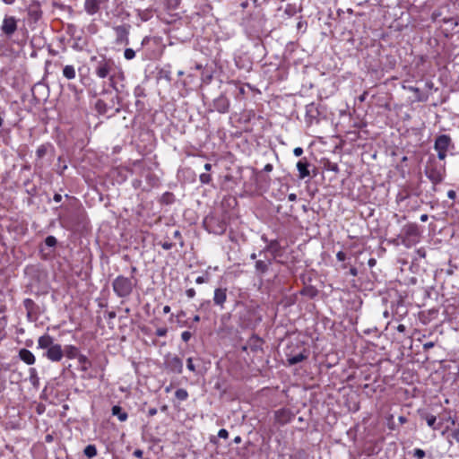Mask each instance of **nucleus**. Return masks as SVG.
I'll return each mask as SVG.
<instances>
[{"label":"nucleus","instance_id":"4","mask_svg":"<svg viewBox=\"0 0 459 459\" xmlns=\"http://www.w3.org/2000/svg\"><path fill=\"white\" fill-rule=\"evenodd\" d=\"M136 281L133 277L129 278L119 275L114 280L112 286L115 293L118 297L126 298L132 293Z\"/></svg>","mask_w":459,"mask_h":459},{"label":"nucleus","instance_id":"16","mask_svg":"<svg viewBox=\"0 0 459 459\" xmlns=\"http://www.w3.org/2000/svg\"><path fill=\"white\" fill-rule=\"evenodd\" d=\"M309 163L306 158L299 160L297 163L299 178L303 179L310 175L308 170Z\"/></svg>","mask_w":459,"mask_h":459},{"label":"nucleus","instance_id":"22","mask_svg":"<svg viewBox=\"0 0 459 459\" xmlns=\"http://www.w3.org/2000/svg\"><path fill=\"white\" fill-rule=\"evenodd\" d=\"M112 414L117 416L120 421H126L128 418L127 412L124 411L118 405H114L112 407Z\"/></svg>","mask_w":459,"mask_h":459},{"label":"nucleus","instance_id":"1","mask_svg":"<svg viewBox=\"0 0 459 459\" xmlns=\"http://www.w3.org/2000/svg\"><path fill=\"white\" fill-rule=\"evenodd\" d=\"M38 348L46 350L45 356L53 362H59L64 357L62 346L54 342V338L46 333L38 339Z\"/></svg>","mask_w":459,"mask_h":459},{"label":"nucleus","instance_id":"11","mask_svg":"<svg viewBox=\"0 0 459 459\" xmlns=\"http://www.w3.org/2000/svg\"><path fill=\"white\" fill-rule=\"evenodd\" d=\"M274 418L277 423L285 425L292 420L293 414L290 410L282 408L274 412Z\"/></svg>","mask_w":459,"mask_h":459},{"label":"nucleus","instance_id":"38","mask_svg":"<svg viewBox=\"0 0 459 459\" xmlns=\"http://www.w3.org/2000/svg\"><path fill=\"white\" fill-rule=\"evenodd\" d=\"M435 342H426L423 344V351H428L429 350H430L431 348H433L435 346Z\"/></svg>","mask_w":459,"mask_h":459},{"label":"nucleus","instance_id":"46","mask_svg":"<svg viewBox=\"0 0 459 459\" xmlns=\"http://www.w3.org/2000/svg\"><path fill=\"white\" fill-rule=\"evenodd\" d=\"M251 341H254L255 343H258L259 345H261L263 343V341L262 339H260L258 336L256 335H253L251 337Z\"/></svg>","mask_w":459,"mask_h":459},{"label":"nucleus","instance_id":"27","mask_svg":"<svg viewBox=\"0 0 459 459\" xmlns=\"http://www.w3.org/2000/svg\"><path fill=\"white\" fill-rule=\"evenodd\" d=\"M175 396L178 400L179 401H185L187 399L188 397V393L186 390L183 389V388H179L176 391L175 393Z\"/></svg>","mask_w":459,"mask_h":459},{"label":"nucleus","instance_id":"9","mask_svg":"<svg viewBox=\"0 0 459 459\" xmlns=\"http://www.w3.org/2000/svg\"><path fill=\"white\" fill-rule=\"evenodd\" d=\"M23 305L26 309L27 317L30 321H34L39 316V306L31 299H25Z\"/></svg>","mask_w":459,"mask_h":459},{"label":"nucleus","instance_id":"45","mask_svg":"<svg viewBox=\"0 0 459 459\" xmlns=\"http://www.w3.org/2000/svg\"><path fill=\"white\" fill-rule=\"evenodd\" d=\"M452 436L457 442H459V428L453 431Z\"/></svg>","mask_w":459,"mask_h":459},{"label":"nucleus","instance_id":"44","mask_svg":"<svg viewBox=\"0 0 459 459\" xmlns=\"http://www.w3.org/2000/svg\"><path fill=\"white\" fill-rule=\"evenodd\" d=\"M140 330L143 333L146 334V335H149L150 333H151V330L149 327L145 326V325H143V326H140Z\"/></svg>","mask_w":459,"mask_h":459},{"label":"nucleus","instance_id":"24","mask_svg":"<svg viewBox=\"0 0 459 459\" xmlns=\"http://www.w3.org/2000/svg\"><path fill=\"white\" fill-rule=\"evenodd\" d=\"M83 453H84L85 456H87L90 459L95 457L98 454L96 446L95 445H88L84 448Z\"/></svg>","mask_w":459,"mask_h":459},{"label":"nucleus","instance_id":"14","mask_svg":"<svg viewBox=\"0 0 459 459\" xmlns=\"http://www.w3.org/2000/svg\"><path fill=\"white\" fill-rule=\"evenodd\" d=\"M117 35V42L128 44L129 26L121 25L114 28Z\"/></svg>","mask_w":459,"mask_h":459},{"label":"nucleus","instance_id":"36","mask_svg":"<svg viewBox=\"0 0 459 459\" xmlns=\"http://www.w3.org/2000/svg\"><path fill=\"white\" fill-rule=\"evenodd\" d=\"M218 437H221V438H224V439H227L229 437L228 430L225 429H220L219 432H218Z\"/></svg>","mask_w":459,"mask_h":459},{"label":"nucleus","instance_id":"29","mask_svg":"<svg viewBox=\"0 0 459 459\" xmlns=\"http://www.w3.org/2000/svg\"><path fill=\"white\" fill-rule=\"evenodd\" d=\"M47 151H48V148L46 145L42 144V145L39 146L36 151V154H37L38 158H39V159L43 158L46 155Z\"/></svg>","mask_w":459,"mask_h":459},{"label":"nucleus","instance_id":"62","mask_svg":"<svg viewBox=\"0 0 459 459\" xmlns=\"http://www.w3.org/2000/svg\"><path fill=\"white\" fill-rule=\"evenodd\" d=\"M428 218H429V217H428V215H427V214H422V215L420 216V221L425 222V221H428Z\"/></svg>","mask_w":459,"mask_h":459},{"label":"nucleus","instance_id":"8","mask_svg":"<svg viewBox=\"0 0 459 459\" xmlns=\"http://www.w3.org/2000/svg\"><path fill=\"white\" fill-rule=\"evenodd\" d=\"M451 144V138L446 134H442L437 137L435 141V150L437 152L439 160H444L446 157V152Z\"/></svg>","mask_w":459,"mask_h":459},{"label":"nucleus","instance_id":"23","mask_svg":"<svg viewBox=\"0 0 459 459\" xmlns=\"http://www.w3.org/2000/svg\"><path fill=\"white\" fill-rule=\"evenodd\" d=\"M63 74L64 76L68 79V80H72V79H74L75 76H76V73H75V69L73 65H65L63 69Z\"/></svg>","mask_w":459,"mask_h":459},{"label":"nucleus","instance_id":"37","mask_svg":"<svg viewBox=\"0 0 459 459\" xmlns=\"http://www.w3.org/2000/svg\"><path fill=\"white\" fill-rule=\"evenodd\" d=\"M191 336H192V334H191V333H190V332H188V331H185V332H183V333H182V334H181V338H182V340H183L184 342H188V341L190 340Z\"/></svg>","mask_w":459,"mask_h":459},{"label":"nucleus","instance_id":"35","mask_svg":"<svg viewBox=\"0 0 459 459\" xmlns=\"http://www.w3.org/2000/svg\"><path fill=\"white\" fill-rule=\"evenodd\" d=\"M168 333L167 327H160L156 330V335L159 337L166 336Z\"/></svg>","mask_w":459,"mask_h":459},{"label":"nucleus","instance_id":"54","mask_svg":"<svg viewBox=\"0 0 459 459\" xmlns=\"http://www.w3.org/2000/svg\"><path fill=\"white\" fill-rule=\"evenodd\" d=\"M54 200H55L56 202H60V201L62 200V196H61V195H59V194H56V195H54Z\"/></svg>","mask_w":459,"mask_h":459},{"label":"nucleus","instance_id":"18","mask_svg":"<svg viewBox=\"0 0 459 459\" xmlns=\"http://www.w3.org/2000/svg\"><path fill=\"white\" fill-rule=\"evenodd\" d=\"M82 354L80 352L79 349L74 345H66L64 350V356H65L69 359H77Z\"/></svg>","mask_w":459,"mask_h":459},{"label":"nucleus","instance_id":"43","mask_svg":"<svg viewBox=\"0 0 459 459\" xmlns=\"http://www.w3.org/2000/svg\"><path fill=\"white\" fill-rule=\"evenodd\" d=\"M133 455L137 458H142L143 455V452L141 449H135Z\"/></svg>","mask_w":459,"mask_h":459},{"label":"nucleus","instance_id":"40","mask_svg":"<svg viewBox=\"0 0 459 459\" xmlns=\"http://www.w3.org/2000/svg\"><path fill=\"white\" fill-rule=\"evenodd\" d=\"M186 366H187V368H188L190 371H195V365H194V363H193V359H192V358H189V359H187V364H186Z\"/></svg>","mask_w":459,"mask_h":459},{"label":"nucleus","instance_id":"39","mask_svg":"<svg viewBox=\"0 0 459 459\" xmlns=\"http://www.w3.org/2000/svg\"><path fill=\"white\" fill-rule=\"evenodd\" d=\"M186 294L189 299H192L195 296V290L193 288L187 289Z\"/></svg>","mask_w":459,"mask_h":459},{"label":"nucleus","instance_id":"17","mask_svg":"<svg viewBox=\"0 0 459 459\" xmlns=\"http://www.w3.org/2000/svg\"><path fill=\"white\" fill-rule=\"evenodd\" d=\"M19 358L27 365H32L36 361L33 353L30 351L24 348L20 350Z\"/></svg>","mask_w":459,"mask_h":459},{"label":"nucleus","instance_id":"49","mask_svg":"<svg viewBox=\"0 0 459 459\" xmlns=\"http://www.w3.org/2000/svg\"><path fill=\"white\" fill-rule=\"evenodd\" d=\"M53 440H54V437H53V435H52V434H48V435H46V437H45V441H46L47 443H51V442H53Z\"/></svg>","mask_w":459,"mask_h":459},{"label":"nucleus","instance_id":"26","mask_svg":"<svg viewBox=\"0 0 459 459\" xmlns=\"http://www.w3.org/2000/svg\"><path fill=\"white\" fill-rule=\"evenodd\" d=\"M255 269L257 272L264 273L268 270V264L263 260H258L255 262Z\"/></svg>","mask_w":459,"mask_h":459},{"label":"nucleus","instance_id":"33","mask_svg":"<svg viewBox=\"0 0 459 459\" xmlns=\"http://www.w3.org/2000/svg\"><path fill=\"white\" fill-rule=\"evenodd\" d=\"M45 244L48 247H55L56 245V238L53 236H48L45 238Z\"/></svg>","mask_w":459,"mask_h":459},{"label":"nucleus","instance_id":"30","mask_svg":"<svg viewBox=\"0 0 459 459\" xmlns=\"http://www.w3.org/2000/svg\"><path fill=\"white\" fill-rule=\"evenodd\" d=\"M96 109L99 111V113L104 114L106 112V103L103 100H99L96 102Z\"/></svg>","mask_w":459,"mask_h":459},{"label":"nucleus","instance_id":"55","mask_svg":"<svg viewBox=\"0 0 459 459\" xmlns=\"http://www.w3.org/2000/svg\"><path fill=\"white\" fill-rule=\"evenodd\" d=\"M276 246H278V242L276 240H274L270 243L269 247L274 248Z\"/></svg>","mask_w":459,"mask_h":459},{"label":"nucleus","instance_id":"58","mask_svg":"<svg viewBox=\"0 0 459 459\" xmlns=\"http://www.w3.org/2000/svg\"><path fill=\"white\" fill-rule=\"evenodd\" d=\"M30 14L35 15V18L38 19L40 16V12H39V11H36V12H33V13L30 12Z\"/></svg>","mask_w":459,"mask_h":459},{"label":"nucleus","instance_id":"57","mask_svg":"<svg viewBox=\"0 0 459 459\" xmlns=\"http://www.w3.org/2000/svg\"><path fill=\"white\" fill-rule=\"evenodd\" d=\"M169 312H170V307H169V306H165V307H163V313H164V314H168V313H169Z\"/></svg>","mask_w":459,"mask_h":459},{"label":"nucleus","instance_id":"50","mask_svg":"<svg viewBox=\"0 0 459 459\" xmlns=\"http://www.w3.org/2000/svg\"><path fill=\"white\" fill-rule=\"evenodd\" d=\"M273 165H272V164H270V163H268V164H266V165L264 166V170L265 172H271V171L273 170Z\"/></svg>","mask_w":459,"mask_h":459},{"label":"nucleus","instance_id":"60","mask_svg":"<svg viewBox=\"0 0 459 459\" xmlns=\"http://www.w3.org/2000/svg\"><path fill=\"white\" fill-rule=\"evenodd\" d=\"M179 3H180V0H173V4L171 6L173 8H176L177 6H178Z\"/></svg>","mask_w":459,"mask_h":459},{"label":"nucleus","instance_id":"64","mask_svg":"<svg viewBox=\"0 0 459 459\" xmlns=\"http://www.w3.org/2000/svg\"><path fill=\"white\" fill-rule=\"evenodd\" d=\"M367 94H368V93H367V91H365L361 96H359V100H360V101H364V100H365V99H366V95H367Z\"/></svg>","mask_w":459,"mask_h":459},{"label":"nucleus","instance_id":"59","mask_svg":"<svg viewBox=\"0 0 459 459\" xmlns=\"http://www.w3.org/2000/svg\"><path fill=\"white\" fill-rule=\"evenodd\" d=\"M204 169L206 171H210L212 169V164L211 163L204 164Z\"/></svg>","mask_w":459,"mask_h":459},{"label":"nucleus","instance_id":"61","mask_svg":"<svg viewBox=\"0 0 459 459\" xmlns=\"http://www.w3.org/2000/svg\"><path fill=\"white\" fill-rule=\"evenodd\" d=\"M398 420L402 424H403L407 421V419L403 416H400Z\"/></svg>","mask_w":459,"mask_h":459},{"label":"nucleus","instance_id":"12","mask_svg":"<svg viewBox=\"0 0 459 459\" xmlns=\"http://www.w3.org/2000/svg\"><path fill=\"white\" fill-rule=\"evenodd\" d=\"M2 31L7 35H13L17 30V22L14 17H5L1 26Z\"/></svg>","mask_w":459,"mask_h":459},{"label":"nucleus","instance_id":"6","mask_svg":"<svg viewBox=\"0 0 459 459\" xmlns=\"http://www.w3.org/2000/svg\"><path fill=\"white\" fill-rule=\"evenodd\" d=\"M309 351L304 347H300V351L296 352L294 348L290 345L285 352L288 365L293 366L306 360L308 358Z\"/></svg>","mask_w":459,"mask_h":459},{"label":"nucleus","instance_id":"41","mask_svg":"<svg viewBox=\"0 0 459 459\" xmlns=\"http://www.w3.org/2000/svg\"><path fill=\"white\" fill-rule=\"evenodd\" d=\"M336 258L339 260V261H344L346 260V254L342 251H339L337 254H336Z\"/></svg>","mask_w":459,"mask_h":459},{"label":"nucleus","instance_id":"5","mask_svg":"<svg viewBox=\"0 0 459 459\" xmlns=\"http://www.w3.org/2000/svg\"><path fill=\"white\" fill-rule=\"evenodd\" d=\"M204 225L209 232L217 235L223 234L227 230L225 220L216 215L207 216L204 220Z\"/></svg>","mask_w":459,"mask_h":459},{"label":"nucleus","instance_id":"32","mask_svg":"<svg viewBox=\"0 0 459 459\" xmlns=\"http://www.w3.org/2000/svg\"><path fill=\"white\" fill-rule=\"evenodd\" d=\"M159 245L161 246V247L163 249H165V250H169V249H171L175 246L174 243H172V242H170L169 240H163V241L160 240L159 242Z\"/></svg>","mask_w":459,"mask_h":459},{"label":"nucleus","instance_id":"48","mask_svg":"<svg viewBox=\"0 0 459 459\" xmlns=\"http://www.w3.org/2000/svg\"><path fill=\"white\" fill-rule=\"evenodd\" d=\"M195 282L197 284H203V283L206 282V280L204 276H199L196 278Z\"/></svg>","mask_w":459,"mask_h":459},{"label":"nucleus","instance_id":"28","mask_svg":"<svg viewBox=\"0 0 459 459\" xmlns=\"http://www.w3.org/2000/svg\"><path fill=\"white\" fill-rule=\"evenodd\" d=\"M199 178H200L201 183L205 184V185L210 184L212 180V175L209 173L201 174Z\"/></svg>","mask_w":459,"mask_h":459},{"label":"nucleus","instance_id":"42","mask_svg":"<svg viewBox=\"0 0 459 459\" xmlns=\"http://www.w3.org/2000/svg\"><path fill=\"white\" fill-rule=\"evenodd\" d=\"M293 153L297 157L301 156L303 153V149L301 147H297L294 149Z\"/></svg>","mask_w":459,"mask_h":459},{"label":"nucleus","instance_id":"51","mask_svg":"<svg viewBox=\"0 0 459 459\" xmlns=\"http://www.w3.org/2000/svg\"><path fill=\"white\" fill-rule=\"evenodd\" d=\"M417 253H418V255H419L420 256H421V257H425V255H426V252H425V250H424L423 248H420V249H418V250H417Z\"/></svg>","mask_w":459,"mask_h":459},{"label":"nucleus","instance_id":"3","mask_svg":"<svg viewBox=\"0 0 459 459\" xmlns=\"http://www.w3.org/2000/svg\"><path fill=\"white\" fill-rule=\"evenodd\" d=\"M115 70L116 64L114 60L112 58L102 56V58L97 63L95 67V74L100 79L108 78L109 83L113 85L115 83Z\"/></svg>","mask_w":459,"mask_h":459},{"label":"nucleus","instance_id":"63","mask_svg":"<svg viewBox=\"0 0 459 459\" xmlns=\"http://www.w3.org/2000/svg\"><path fill=\"white\" fill-rule=\"evenodd\" d=\"M448 196H449L450 198H455V191H453V190L449 191V192H448Z\"/></svg>","mask_w":459,"mask_h":459},{"label":"nucleus","instance_id":"56","mask_svg":"<svg viewBox=\"0 0 459 459\" xmlns=\"http://www.w3.org/2000/svg\"><path fill=\"white\" fill-rule=\"evenodd\" d=\"M241 441H242V438H241V437H240V436H237V437L234 438V442H235L236 444H239V443H241Z\"/></svg>","mask_w":459,"mask_h":459},{"label":"nucleus","instance_id":"31","mask_svg":"<svg viewBox=\"0 0 459 459\" xmlns=\"http://www.w3.org/2000/svg\"><path fill=\"white\" fill-rule=\"evenodd\" d=\"M426 455V453L423 449H420V448H415L413 450V456L416 458V459H423Z\"/></svg>","mask_w":459,"mask_h":459},{"label":"nucleus","instance_id":"10","mask_svg":"<svg viewBox=\"0 0 459 459\" xmlns=\"http://www.w3.org/2000/svg\"><path fill=\"white\" fill-rule=\"evenodd\" d=\"M428 178L434 184H439L443 180V173L435 166H427L425 170Z\"/></svg>","mask_w":459,"mask_h":459},{"label":"nucleus","instance_id":"47","mask_svg":"<svg viewBox=\"0 0 459 459\" xmlns=\"http://www.w3.org/2000/svg\"><path fill=\"white\" fill-rule=\"evenodd\" d=\"M396 329L399 333H404L406 331V326L403 324H400V325H398Z\"/></svg>","mask_w":459,"mask_h":459},{"label":"nucleus","instance_id":"52","mask_svg":"<svg viewBox=\"0 0 459 459\" xmlns=\"http://www.w3.org/2000/svg\"><path fill=\"white\" fill-rule=\"evenodd\" d=\"M288 199H289L290 201H291V202L296 201V199H297V195H296V194H290V195H288Z\"/></svg>","mask_w":459,"mask_h":459},{"label":"nucleus","instance_id":"21","mask_svg":"<svg viewBox=\"0 0 459 459\" xmlns=\"http://www.w3.org/2000/svg\"><path fill=\"white\" fill-rule=\"evenodd\" d=\"M421 418L427 421L429 427L432 429L437 430L439 429V424H437V417L429 413H422Z\"/></svg>","mask_w":459,"mask_h":459},{"label":"nucleus","instance_id":"7","mask_svg":"<svg viewBox=\"0 0 459 459\" xmlns=\"http://www.w3.org/2000/svg\"><path fill=\"white\" fill-rule=\"evenodd\" d=\"M164 367L172 373L181 374L183 371L182 359L177 355L168 354L164 359Z\"/></svg>","mask_w":459,"mask_h":459},{"label":"nucleus","instance_id":"2","mask_svg":"<svg viewBox=\"0 0 459 459\" xmlns=\"http://www.w3.org/2000/svg\"><path fill=\"white\" fill-rule=\"evenodd\" d=\"M401 242L406 247L417 244L420 238V230L417 223L410 222L403 226L400 235Z\"/></svg>","mask_w":459,"mask_h":459},{"label":"nucleus","instance_id":"34","mask_svg":"<svg viewBox=\"0 0 459 459\" xmlns=\"http://www.w3.org/2000/svg\"><path fill=\"white\" fill-rule=\"evenodd\" d=\"M124 56L127 60H131L135 56V52L132 48H126L125 50Z\"/></svg>","mask_w":459,"mask_h":459},{"label":"nucleus","instance_id":"15","mask_svg":"<svg viewBox=\"0 0 459 459\" xmlns=\"http://www.w3.org/2000/svg\"><path fill=\"white\" fill-rule=\"evenodd\" d=\"M226 300H227V289L226 288L215 289L214 295H213L214 304L216 306H219L221 308H223Z\"/></svg>","mask_w":459,"mask_h":459},{"label":"nucleus","instance_id":"13","mask_svg":"<svg viewBox=\"0 0 459 459\" xmlns=\"http://www.w3.org/2000/svg\"><path fill=\"white\" fill-rule=\"evenodd\" d=\"M214 108L220 113H227L230 110V100L224 96L221 95L215 99L213 102Z\"/></svg>","mask_w":459,"mask_h":459},{"label":"nucleus","instance_id":"25","mask_svg":"<svg viewBox=\"0 0 459 459\" xmlns=\"http://www.w3.org/2000/svg\"><path fill=\"white\" fill-rule=\"evenodd\" d=\"M301 294L309 298H314L317 295V290L311 286L305 287L302 289Z\"/></svg>","mask_w":459,"mask_h":459},{"label":"nucleus","instance_id":"20","mask_svg":"<svg viewBox=\"0 0 459 459\" xmlns=\"http://www.w3.org/2000/svg\"><path fill=\"white\" fill-rule=\"evenodd\" d=\"M78 363L80 371L85 374L88 373L89 369L92 366L91 359L84 354L79 357Z\"/></svg>","mask_w":459,"mask_h":459},{"label":"nucleus","instance_id":"19","mask_svg":"<svg viewBox=\"0 0 459 459\" xmlns=\"http://www.w3.org/2000/svg\"><path fill=\"white\" fill-rule=\"evenodd\" d=\"M100 5V0H86L84 8L89 14H95L99 12Z\"/></svg>","mask_w":459,"mask_h":459},{"label":"nucleus","instance_id":"53","mask_svg":"<svg viewBox=\"0 0 459 459\" xmlns=\"http://www.w3.org/2000/svg\"><path fill=\"white\" fill-rule=\"evenodd\" d=\"M350 273H351V275H353V276H357V274H358V271H357V269H356L355 267H351V268L350 269Z\"/></svg>","mask_w":459,"mask_h":459}]
</instances>
